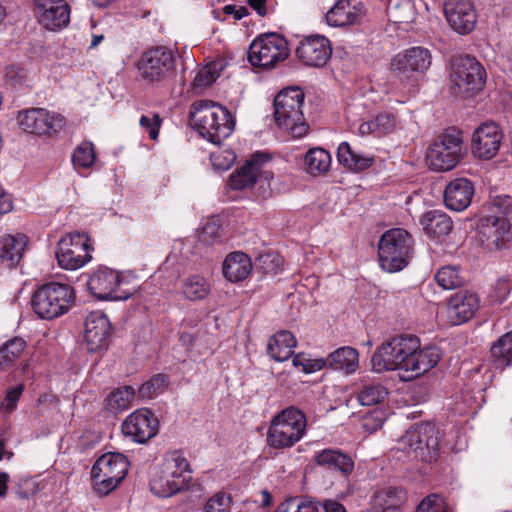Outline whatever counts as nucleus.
Here are the masks:
<instances>
[{
    "label": "nucleus",
    "mask_w": 512,
    "mask_h": 512,
    "mask_svg": "<svg viewBox=\"0 0 512 512\" xmlns=\"http://www.w3.org/2000/svg\"><path fill=\"white\" fill-rule=\"evenodd\" d=\"M431 52L424 47H411L398 53L390 63L391 71L401 81H416L430 67Z\"/></svg>",
    "instance_id": "2eb2a0df"
},
{
    "label": "nucleus",
    "mask_w": 512,
    "mask_h": 512,
    "mask_svg": "<svg viewBox=\"0 0 512 512\" xmlns=\"http://www.w3.org/2000/svg\"><path fill=\"white\" fill-rule=\"evenodd\" d=\"M95 159L94 145L87 141L80 143L72 154V163L76 169L91 167Z\"/></svg>",
    "instance_id": "a18cd8bd"
},
{
    "label": "nucleus",
    "mask_w": 512,
    "mask_h": 512,
    "mask_svg": "<svg viewBox=\"0 0 512 512\" xmlns=\"http://www.w3.org/2000/svg\"><path fill=\"white\" fill-rule=\"evenodd\" d=\"M464 141L462 132L447 129L440 134L429 146L426 159L432 170L449 171L453 169L464 156Z\"/></svg>",
    "instance_id": "1a4fd4ad"
},
{
    "label": "nucleus",
    "mask_w": 512,
    "mask_h": 512,
    "mask_svg": "<svg viewBox=\"0 0 512 512\" xmlns=\"http://www.w3.org/2000/svg\"><path fill=\"white\" fill-rule=\"evenodd\" d=\"M128 469L129 461L121 453L100 456L91 469L94 490L99 495H108L123 481Z\"/></svg>",
    "instance_id": "9d476101"
},
{
    "label": "nucleus",
    "mask_w": 512,
    "mask_h": 512,
    "mask_svg": "<svg viewBox=\"0 0 512 512\" xmlns=\"http://www.w3.org/2000/svg\"><path fill=\"white\" fill-rule=\"evenodd\" d=\"M498 207L503 214L502 217L506 218L508 221L512 219V197L505 196L500 199Z\"/></svg>",
    "instance_id": "bf43d9fd"
},
{
    "label": "nucleus",
    "mask_w": 512,
    "mask_h": 512,
    "mask_svg": "<svg viewBox=\"0 0 512 512\" xmlns=\"http://www.w3.org/2000/svg\"><path fill=\"white\" fill-rule=\"evenodd\" d=\"M231 505L232 497L229 494L217 492L207 500L204 512H229Z\"/></svg>",
    "instance_id": "de8ad7c7"
},
{
    "label": "nucleus",
    "mask_w": 512,
    "mask_h": 512,
    "mask_svg": "<svg viewBox=\"0 0 512 512\" xmlns=\"http://www.w3.org/2000/svg\"><path fill=\"white\" fill-rule=\"evenodd\" d=\"M415 512H447V503L440 495L431 494L418 504Z\"/></svg>",
    "instance_id": "09e8293b"
},
{
    "label": "nucleus",
    "mask_w": 512,
    "mask_h": 512,
    "mask_svg": "<svg viewBox=\"0 0 512 512\" xmlns=\"http://www.w3.org/2000/svg\"><path fill=\"white\" fill-rule=\"evenodd\" d=\"M252 270V262L243 252L230 253L224 260L222 272L230 282H239L247 278Z\"/></svg>",
    "instance_id": "7c9ffc66"
},
{
    "label": "nucleus",
    "mask_w": 512,
    "mask_h": 512,
    "mask_svg": "<svg viewBox=\"0 0 512 512\" xmlns=\"http://www.w3.org/2000/svg\"><path fill=\"white\" fill-rule=\"evenodd\" d=\"M305 512H346L345 507L333 500H328L323 504L312 500L311 505L303 507Z\"/></svg>",
    "instance_id": "864d4df0"
},
{
    "label": "nucleus",
    "mask_w": 512,
    "mask_h": 512,
    "mask_svg": "<svg viewBox=\"0 0 512 512\" xmlns=\"http://www.w3.org/2000/svg\"><path fill=\"white\" fill-rule=\"evenodd\" d=\"M6 77L13 82V84L21 83L24 79V71L22 69H16L11 67L6 71Z\"/></svg>",
    "instance_id": "0e129e2a"
},
{
    "label": "nucleus",
    "mask_w": 512,
    "mask_h": 512,
    "mask_svg": "<svg viewBox=\"0 0 512 512\" xmlns=\"http://www.w3.org/2000/svg\"><path fill=\"white\" fill-rule=\"evenodd\" d=\"M480 307L476 293L462 290L453 294L447 304V314L452 325L469 321Z\"/></svg>",
    "instance_id": "b1692460"
},
{
    "label": "nucleus",
    "mask_w": 512,
    "mask_h": 512,
    "mask_svg": "<svg viewBox=\"0 0 512 512\" xmlns=\"http://www.w3.org/2000/svg\"><path fill=\"white\" fill-rule=\"evenodd\" d=\"M307 418L295 406L278 412L271 420L267 432V444L274 449L290 448L305 435Z\"/></svg>",
    "instance_id": "20e7f679"
},
{
    "label": "nucleus",
    "mask_w": 512,
    "mask_h": 512,
    "mask_svg": "<svg viewBox=\"0 0 512 512\" xmlns=\"http://www.w3.org/2000/svg\"><path fill=\"white\" fill-rule=\"evenodd\" d=\"M388 395L385 386L380 383H365L357 394V400L363 406H372L382 402Z\"/></svg>",
    "instance_id": "79ce46f5"
},
{
    "label": "nucleus",
    "mask_w": 512,
    "mask_h": 512,
    "mask_svg": "<svg viewBox=\"0 0 512 512\" xmlns=\"http://www.w3.org/2000/svg\"><path fill=\"white\" fill-rule=\"evenodd\" d=\"M140 126L148 131L149 138L151 140H156L159 136V129L162 124V118L159 114H153L152 117L143 115L139 120Z\"/></svg>",
    "instance_id": "603ef678"
},
{
    "label": "nucleus",
    "mask_w": 512,
    "mask_h": 512,
    "mask_svg": "<svg viewBox=\"0 0 512 512\" xmlns=\"http://www.w3.org/2000/svg\"><path fill=\"white\" fill-rule=\"evenodd\" d=\"M405 502V492L401 488L389 487L375 493L372 507L368 512H396Z\"/></svg>",
    "instance_id": "f704fd0d"
},
{
    "label": "nucleus",
    "mask_w": 512,
    "mask_h": 512,
    "mask_svg": "<svg viewBox=\"0 0 512 512\" xmlns=\"http://www.w3.org/2000/svg\"><path fill=\"white\" fill-rule=\"evenodd\" d=\"M91 294L100 300H126L134 293L124 289L120 275L111 269H98L93 272L87 282Z\"/></svg>",
    "instance_id": "f3484780"
},
{
    "label": "nucleus",
    "mask_w": 512,
    "mask_h": 512,
    "mask_svg": "<svg viewBox=\"0 0 512 512\" xmlns=\"http://www.w3.org/2000/svg\"><path fill=\"white\" fill-rule=\"evenodd\" d=\"M510 232V223L504 217L491 215L480 220L478 239L489 249L501 247Z\"/></svg>",
    "instance_id": "393cba45"
},
{
    "label": "nucleus",
    "mask_w": 512,
    "mask_h": 512,
    "mask_svg": "<svg viewBox=\"0 0 512 512\" xmlns=\"http://www.w3.org/2000/svg\"><path fill=\"white\" fill-rule=\"evenodd\" d=\"M441 435L435 425L422 423L413 425L397 442V450L424 462L437 459Z\"/></svg>",
    "instance_id": "0eeeda50"
},
{
    "label": "nucleus",
    "mask_w": 512,
    "mask_h": 512,
    "mask_svg": "<svg viewBox=\"0 0 512 512\" xmlns=\"http://www.w3.org/2000/svg\"><path fill=\"white\" fill-rule=\"evenodd\" d=\"M337 158L340 164L352 171L365 170L374 163L373 156L364 155L354 150L347 142H342L338 146Z\"/></svg>",
    "instance_id": "e433bc0d"
},
{
    "label": "nucleus",
    "mask_w": 512,
    "mask_h": 512,
    "mask_svg": "<svg viewBox=\"0 0 512 512\" xmlns=\"http://www.w3.org/2000/svg\"><path fill=\"white\" fill-rule=\"evenodd\" d=\"M326 364H328L327 359L326 360L320 359V360H315V361L308 360L307 365H303V371L305 373H312V372L321 370L322 368H324L326 366Z\"/></svg>",
    "instance_id": "e2e57ef3"
},
{
    "label": "nucleus",
    "mask_w": 512,
    "mask_h": 512,
    "mask_svg": "<svg viewBox=\"0 0 512 512\" xmlns=\"http://www.w3.org/2000/svg\"><path fill=\"white\" fill-rule=\"evenodd\" d=\"M12 207L13 204L10 195L0 188V214L10 212Z\"/></svg>",
    "instance_id": "052dcab7"
},
{
    "label": "nucleus",
    "mask_w": 512,
    "mask_h": 512,
    "mask_svg": "<svg viewBox=\"0 0 512 512\" xmlns=\"http://www.w3.org/2000/svg\"><path fill=\"white\" fill-rule=\"evenodd\" d=\"M18 125L23 131L38 136L55 137L66 126V119L44 108H31L18 112Z\"/></svg>",
    "instance_id": "4468645a"
},
{
    "label": "nucleus",
    "mask_w": 512,
    "mask_h": 512,
    "mask_svg": "<svg viewBox=\"0 0 512 512\" xmlns=\"http://www.w3.org/2000/svg\"><path fill=\"white\" fill-rule=\"evenodd\" d=\"M473 195V183L466 178H457L446 186L444 202L450 210L463 211L471 204Z\"/></svg>",
    "instance_id": "cd10ccee"
},
{
    "label": "nucleus",
    "mask_w": 512,
    "mask_h": 512,
    "mask_svg": "<svg viewBox=\"0 0 512 512\" xmlns=\"http://www.w3.org/2000/svg\"><path fill=\"white\" fill-rule=\"evenodd\" d=\"M306 171L311 175H318L329 170L331 165V156L323 148L310 149L304 158Z\"/></svg>",
    "instance_id": "ea45409f"
},
{
    "label": "nucleus",
    "mask_w": 512,
    "mask_h": 512,
    "mask_svg": "<svg viewBox=\"0 0 512 512\" xmlns=\"http://www.w3.org/2000/svg\"><path fill=\"white\" fill-rule=\"evenodd\" d=\"M420 224L425 232L434 238L448 236L453 229L451 218L440 210H431L423 214L420 218Z\"/></svg>",
    "instance_id": "473e14b6"
},
{
    "label": "nucleus",
    "mask_w": 512,
    "mask_h": 512,
    "mask_svg": "<svg viewBox=\"0 0 512 512\" xmlns=\"http://www.w3.org/2000/svg\"><path fill=\"white\" fill-rule=\"evenodd\" d=\"M225 63L222 59L212 61L200 68L193 80L192 89L200 93L203 89L213 84L224 69Z\"/></svg>",
    "instance_id": "58836bf2"
},
{
    "label": "nucleus",
    "mask_w": 512,
    "mask_h": 512,
    "mask_svg": "<svg viewBox=\"0 0 512 512\" xmlns=\"http://www.w3.org/2000/svg\"><path fill=\"white\" fill-rule=\"evenodd\" d=\"M312 499L309 497H290L281 503L276 512H298L300 505H311Z\"/></svg>",
    "instance_id": "5fc2aeb1"
},
{
    "label": "nucleus",
    "mask_w": 512,
    "mask_h": 512,
    "mask_svg": "<svg viewBox=\"0 0 512 512\" xmlns=\"http://www.w3.org/2000/svg\"><path fill=\"white\" fill-rule=\"evenodd\" d=\"M304 97L300 88H287L274 99V118L277 125L289 131L295 138L305 136L309 130L302 111Z\"/></svg>",
    "instance_id": "39448f33"
},
{
    "label": "nucleus",
    "mask_w": 512,
    "mask_h": 512,
    "mask_svg": "<svg viewBox=\"0 0 512 512\" xmlns=\"http://www.w3.org/2000/svg\"><path fill=\"white\" fill-rule=\"evenodd\" d=\"M491 355L497 367L512 366V330L493 343Z\"/></svg>",
    "instance_id": "a19ab883"
},
{
    "label": "nucleus",
    "mask_w": 512,
    "mask_h": 512,
    "mask_svg": "<svg viewBox=\"0 0 512 512\" xmlns=\"http://www.w3.org/2000/svg\"><path fill=\"white\" fill-rule=\"evenodd\" d=\"M167 384L168 377L165 374H156L139 387L138 396L142 399H153L163 393Z\"/></svg>",
    "instance_id": "c03bdc74"
},
{
    "label": "nucleus",
    "mask_w": 512,
    "mask_h": 512,
    "mask_svg": "<svg viewBox=\"0 0 512 512\" xmlns=\"http://www.w3.org/2000/svg\"><path fill=\"white\" fill-rule=\"evenodd\" d=\"M223 12L227 15H233L236 20H240L248 15V9L246 7L230 4L224 6Z\"/></svg>",
    "instance_id": "13d9d810"
},
{
    "label": "nucleus",
    "mask_w": 512,
    "mask_h": 512,
    "mask_svg": "<svg viewBox=\"0 0 512 512\" xmlns=\"http://www.w3.org/2000/svg\"><path fill=\"white\" fill-rule=\"evenodd\" d=\"M328 366L333 370L346 374L354 373L359 367L358 351L350 346H343L330 353L327 357Z\"/></svg>",
    "instance_id": "c9c22d12"
},
{
    "label": "nucleus",
    "mask_w": 512,
    "mask_h": 512,
    "mask_svg": "<svg viewBox=\"0 0 512 512\" xmlns=\"http://www.w3.org/2000/svg\"><path fill=\"white\" fill-rule=\"evenodd\" d=\"M34 15L48 31H60L70 23V6L66 0H34Z\"/></svg>",
    "instance_id": "a211bd4d"
},
{
    "label": "nucleus",
    "mask_w": 512,
    "mask_h": 512,
    "mask_svg": "<svg viewBox=\"0 0 512 512\" xmlns=\"http://www.w3.org/2000/svg\"><path fill=\"white\" fill-rule=\"evenodd\" d=\"M420 347L418 337L411 334L394 336L382 343L371 357L374 372L401 370L409 372L413 352Z\"/></svg>",
    "instance_id": "7ed1b4c3"
},
{
    "label": "nucleus",
    "mask_w": 512,
    "mask_h": 512,
    "mask_svg": "<svg viewBox=\"0 0 512 512\" xmlns=\"http://www.w3.org/2000/svg\"><path fill=\"white\" fill-rule=\"evenodd\" d=\"M22 392H23V385H17L15 387H13L12 389H10L7 392L4 402L2 404L3 408L8 412L13 411L16 407V403L18 402Z\"/></svg>",
    "instance_id": "6e6d98bb"
},
{
    "label": "nucleus",
    "mask_w": 512,
    "mask_h": 512,
    "mask_svg": "<svg viewBox=\"0 0 512 512\" xmlns=\"http://www.w3.org/2000/svg\"><path fill=\"white\" fill-rule=\"evenodd\" d=\"M74 300V289L70 285L49 282L33 293L31 304L39 318L52 320L67 313Z\"/></svg>",
    "instance_id": "423d86ee"
},
{
    "label": "nucleus",
    "mask_w": 512,
    "mask_h": 512,
    "mask_svg": "<svg viewBox=\"0 0 512 512\" xmlns=\"http://www.w3.org/2000/svg\"><path fill=\"white\" fill-rule=\"evenodd\" d=\"M444 15L449 26L461 35L471 33L477 23L474 5L469 0H447Z\"/></svg>",
    "instance_id": "412c9836"
},
{
    "label": "nucleus",
    "mask_w": 512,
    "mask_h": 512,
    "mask_svg": "<svg viewBox=\"0 0 512 512\" xmlns=\"http://www.w3.org/2000/svg\"><path fill=\"white\" fill-rule=\"evenodd\" d=\"M296 345L295 336L290 331L281 330L269 339L267 352L275 361L283 362L294 354Z\"/></svg>",
    "instance_id": "2f4dec72"
},
{
    "label": "nucleus",
    "mask_w": 512,
    "mask_h": 512,
    "mask_svg": "<svg viewBox=\"0 0 512 512\" xmlns=\"http://www.w3.org/2000/svg\"><path fill=\"white\" fill-rule=\"evenodd\" d=\"M296 55L306 66L323 67L332 55L330 41L322 35L304 37L296 48Z\"/></svg>",
    "instance_id": "aec40b11"
},
{
    "label": "nucleus",
    "mask_w": 512,
    "mask_h": 512,
    "mask_svg": "<svg viewBox=\"0 0 512 512\" xmlns=\"http://www.w3.org/2000/svg\"><path fill=\"white\" fill-rule=\"evenodd\" d=\"M503 137V132L497 123L493 121L482 123L472 134L473 156L481 160L494 158L500 149Z\"/></svg>",
    "instance_id": "6ab92c4d"
},
{
    "label": "nucleus",
    "mask_w": 512,
    "mask_h": 512,
    "mask_svg": "<svg viewBox=\"0 0 512 512\" xmlns=\"http://www.w3.org/2000/svg\"><path fill=\"white\" fill-rule=\"evenodd\" d=\"M191 473L190 463L184 452L169 451L150 480V490L158 497L173 496L187 486L192 478Z\"/></svg>",
    "instance_id": "f03ea898"
},
{
    "label": "nucleus",
    "mask_w": 512,
    "mask_h": 512,
    "mask_svg": "<svg viewBox=\"0 0 512 512\" xmlns=\"http://www.w3.org/2000/svg\"><path fill=\"white\" fill-rule=\"evenodd\" d=\"M359 132L361 135H368L376 133L373 119L367 122H363L359 126Z\"/></svg>",
    "instance_id": "338daca9"
},
{
    "label": "nucleus",
    "mask_w": 512,
    "mask_h": 512,
    "mask_svg": "<svg viewBox=\"0 0 512 512\" xmlns=\"http://www.w3.org/2000/svg\"><path fill=\"white\" fill-rule=\"evenodd\" d=\"M159 421L148 409L131 413L122 423V432L138 443H144L158 432Z\"/></svg>",
    "instance_id": "4be33fe9"
},
{
    "label": "nucleus",
    "mask_w": 512,
    "mask_h": 512,
    "mask_svg": "<svg viewBox=\"0 0 512 512\" xmlns=\"http://www.w3.org/2000/svg\"><path fill=\"white\" fill-rule=\"evenodd\" d=\"M135 398V389L132 386H122L111 391L105 399V408L118 413L127 410Z\"/></svg>",
    "instance_id": "4c0bfd02"
},
{
    "label": "nucleus",
    "mask_w": 512,
    "mask_h": 512,
    "mask_svg": "<svg viewBox=\"0 0 512 512\" xmlns=\"http://www.w3.org/2000/svg\"><path fill=\"white\" fill-rule=\"evenodd\" d=\"M435 280L443 289H454L462 285L463 278L456 267L445 266L438 270Z\"/></svg>",
    "instance_id": "49530a36"
},
{
    "label": "nucleus",
    "mask_w": 512,
    "mask_h": 512,
    "mask_svg": "<svg viewBox=\"0 0 512 512\" xmlns=\"http://www.w3.org/2000/svg\"><path fill=\"white\" fill-rule=\"evenodd\" d=\"M189 119L199 135L215 145L228 138L236 124L227 108L209 100L194 102L190 108Z\"/></svg>",
    "instance_id": "f257e3e1"
},
{
    "label": "nucleus",
    "mask_w": 512,
    "mask_h": 512,
    "mask_svg": "<svg viewBox=\"0 0 512 512\" xmlns=\"http://www.w3.org/2000/svg\"><path fill=\"white\" fill-rule=\"evenodd\" d=\"M440 358V350L437 347L428 346L422 349L420 347L417 348L413 352L412 361L410 362L409 372L411 375L407 378L413 379L428 372L437 365Z\"/></svg>",
    "instance_id": "72a5a7b5"
},
{
    "label": "nucleus",
    "mask_w": 512,
    "mask_h": 512,
    "mask_svg": "<svg viewBox=\"0 0 512 512\" xmlns=\"http://www.w3.org/2000/svg\"><path fill=\"white\" fill-rule=\"evenodd\" d=\"M89 237L85 233H70L58 242L56 257L60 267L76 270L91 260Z\"/></svg>",
    "instance_id": "dca6fc26"
},
{
    "label": "nucleus",
    "mask_w": 512,
    "mask_h": 512,
    "mask_svg": "<svg viewBox=\"0 0 512 512\" xmlns=\"http://www.w3.org/2000/svg\"><path fill=\"white\" fill-rule=\"evenodd\" d=\"M14 358L10 356L9 349L5 344L0 346V370L12 365Z\"/></svg>",
    "instance_id": "680f3d73"
},
{
    "label": "nucleus",
    "mask_w": 512,
    "mask_h": 512,
    "mask_svg": "<svg viewBox=\"0 0 512 512\" xmlns=\"http://www.w3.org/2000/svg\"><path fill=\"white\" fill-rule=\"evenodd\" d=\"M266 2L267 0H248L249 5L262 17L268 14Z\"/></svg>",
    "instance_id": "69168bd1"
},
{
    "label": "nucleus",
    "mask_w": 512,
    "mask_h": 512,
    "mask_svg": "<svg viewBox=\"0 0 512 512\" xmlns=\"http://www.w3.org/2000/svg\"><path fill=\"white\" fill-rule=\"evenodd\" d=\"M289 55L286 39L277 33L258 36L250 44L248 60L255 67L272 68Z\"/></svg>",
    "instance_id": "9b49d317"
},
{
    "label": "nucleus",
    "mask_w": 512,
    "mask_h": 512,
    "mask_svg": "<svg viewBox=\"0 0 512 512\" xmlns=\"http://www.w3.org/2000/svg\"><path fill=\"white\" fill-rule=\"evenodd\" d=\"M198 237L206 245L217 243L221 240V228L215 222H209L201 229Z\"/></svg>",
    "instance_id": "3c124183"
},
{
    "label": "nucleus",
    "mask_w": 512,
    "mask_h": 512,
    "mask_svg": "<svg viewBox=\"0 0 512 512\" xmlns=\"http://www.w3.org/2000/svg\"><path fill=\"white\" fill-rule=\"evenodd\" d=\"M483 66L471 56L457 58L452 66L451 81L456 93L469 97L480 91L485 83Z\"/></svg>",
    "instance_id": "ddd939ff"
},
{
    "label": "nucleus",
    "mask_w": 512,
    "mask_h": 512,
    "mask_svg": "<svg viewBox=\"0 0 512 512\" xmlns=\"http://www.w3.org/2000/svg\"><path fill=\"white\" fill-rule=\"evenodd\" d=\"M373 122L375 131L379 136L392 132L396 127V117L389 112L378 114L375 119H373Z\"/></svg>",
    "instance_id": "8fccbe9b"
},
{
    "label": "nucleus",
    "mask_w": 512,
    "mask_h": 512,
    "mask_svg": "<svg viewBox=\"0 0 512 512\" xmlns=\"http://www.w3.org/2000/svg\"><path fill=\"white\" fill-rule=\"evenodd\" d=\"M269 157L265 154L256 153L229 178V185L235 190H244L253 186L260 174L262 164L267 162Z\"/></svg>",
    "instance_id": "bb28decb"
},
{
    "label": "nucleus",
    "mask_w": 512,
    "mask_h": 512,
    "mask_svg": "<svg viewBox=\"0 0 512 512\" xmlns=\"http://www.w3.org/2000/svg\"><path fill=\"white\" fill-rule=\"evenodd\" d=\"M364 17V6L358 0H338L326 13L330 26L343 27L357 24Z\"/></svg>",
    "instance_id": "a878e982"
},
{
    "label": "nucleus",
    "mask_w": 512,
    "mask_h": 512,
    "mask_svg": "<svg viewBox=\"0 0 512 512\" xmlns=\"http://www.w3.org/2000/svg\"><path fill=\"white\" fill-rule=\"evenodd\" d=\"M137 67L140 76L146 82H162L174 73L175 55L165 46H156L141 55Z\"/></svg>",
    "instance_id": "f8f14e48"
},
{
    "label": "nucleus",
    "mask_w": 512,
    "mask_h": 512,
    "mask_svg": "<svg viewBox=\"0 0 512 512\" xmlns=\"http://www.w3.org/2000/svg\"><path fill=\"white\" fill-rule=\"evenodd\" d=\"M9 349L10 356L18 359L26 347V341L21 337H14L4 343Z\"/></svg>",
    "instance_id": "4d7b16f0"
},
{
    "label": "nucleus",
    "mask_w": 512,
    "mask_h": 512,
    "mask_svg": "<svg viewBox=\"0 0 512 512\" xmlns=\"http://www.w3.org/2000/svg\"><path fill=\"white\" fill-rule=\"evenodd\" d=\"M315 462L322 467L348 477L354 470L352 457L338 449H323L314 456Z\"/></svg>",
    "instance_id": "c85d7f7f"
},
{
    "label": "nucleus",
    "mask_w": 512,
    "mask_h": 512,
    "mask_svg": "<svg viewBox=\"0 0 512 512\" xmlns=\"http://www.w3.org/2000/svg\"><path fill=\"white\" fill-rule=\"evenodd\" d=\"M413 254L412 236L404 229L386 231L378 244L379 263L383 270L393 273L402 270Z\"/></svg>",
    "instance_id": "6e6552de"
},
{
    "label": "nucleus",
    "mask_w": 512,
    "mask_h": 512,
    "mask_svg": "<svg viewBox=\"0 0 512 512\" xmlns=\"http://www.w3.org/2000/svg\"><path fill=\"white\" fill-rule=\"evenodd\" d=\"M110 334L111 324L104 313L95 311L86 317L84 340L89 352L106 349Z\"/></svg>",
    "instance_id": "5701e85b"
},
{
    "label": "nucleus",
    "mask_w": 512,
    "mask_h": 512,
    "mask_svg": "<svg viewBox=\"0 0 512 512\" xmlns=\"http://www.w3.org/2000/svg\"><path fill=\"white\" fill-rule=\"evenodd\" d=\"M8 479H9V476L7 473H4V472L0 473V497L4 496L6 493Z\"/></svg>",
    "instance_id": "774afa93"
},
{
    "label": "nucleus",
    "mask_w": 512,
    "mask_h": 512,
    "mask_svg": "<svg viewBox=\"0 0 512 512\" xmlns=\"http://www.w3.org/2000/svg\"><path fill=\"white\" fill-rule=\"evenodd\" d=\"M210 293V285L204 277L195 275L187 278L183 284V294L191 301L202 300Z\"/></svg>",
    "instance_id": "37998d69"
},
{
    "label": "nucleus",
    "mask_w": 512,
    "mask_h": 512,
    "mask_svg": "<svg viewBox=\"0 0 512 512\" xmlns=\"http://www.w3.org/2000/svg\"><path fill=\"white\" fill-rule=\"evenodd\" d=\"M27 244L24 234L0 237V262L8 268L15 267L23 256Z\"/></svg>",
    "instance_id": "c756f323"
}]
</instances>
